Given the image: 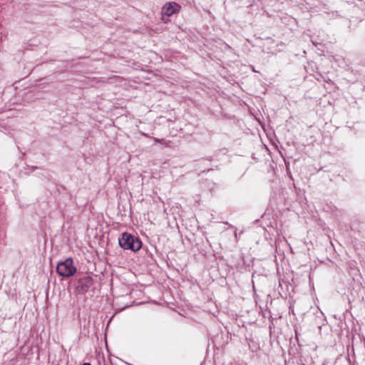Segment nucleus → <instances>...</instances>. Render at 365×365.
I'll return each instance as SVG.
<instances>
[{
  "label": "nucleus",
  "instance_id": "1",
  "mask_svg": "<svg viewBox=\"0 0 365 365\" xmlns=\"http://www.w3.org/2000/svg\"><path fill=\"white\" fill-rule=\"evenodd\" d=\"M119 245L124 250L138 251L142 246L141 242L132 235L125 232L118 240Z\"/></svg>",
  "mask_w": 365,
  "mask_h": 365
},
{
  "label": "nucleus",
  "instance_id": "2",
  "mask_svg": "<svg viewBox=\"0 0 365 365\" xmlns=\"http://www.w3.org/2000/svg\"><path fill=\"white\" fill-rule=\"evenodd\" d=\"M57 273L62 277H69L75 274L76 267L73 265V260L68 257L64 261L59 262L56 267Z\"/></svg>",
  "mask_w": 365,
  "mask_h": 365
},
{
  "label": "nucleus",
  "instance_id": "3",
  "mask_svg": "<svg viewBox=\"0 0 365 365\" xmlns=\"http://www.w3.org/2000/svg\"><path fill=\"white\" fill-rule=\"evenodd\" d=\"M93 284V279L90 276H86L78 280L76 292L79 294L87 292Z\"/></svg>",
  "mask_w": 365,
  "mask_h": 365
},
{
  "label": "nucleus",
  "instance_id": "4",
  "mask_svg": "<svg viewBox=\"0 0 365 365\" xmlns=\"http://www.w3.org/2000/svg\"><path fill=\"white\" fill-rule=\"evenodd\" d=\"M180 6L175 2H168L162 8V18L166 21L165 16L170 17L180 11Z\"/></svg>",
  "mask_w": 365,
  "mask_h": 365
},
{
  "label": "nucleus",
  "instance_id": "5",
  "mask_svg": "<svg viewBox=\"0 0 365 365\" xmlns=\"http://www.w3.org/2000/svg\"><path fill=\"white\" fill-rule=\"evenodd\" d=\"M83 365H91V364L89 363H84Z\"/></svg>",
  "mask_w": 365,
  "mask_h": 365
}]
</instances>
